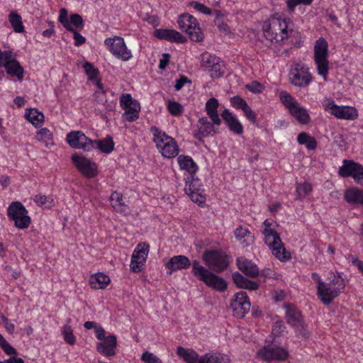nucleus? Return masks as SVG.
<instances>
[{
  "label": "nucleus",
  "instance_id": "f257e3e1",
  "mask_svg": "<svg viewBox=\"0 0 363 363\" xmlns=\"http://www.w3.org/2000/svg\"><path fill=\"white\" fill-rule=\"evenodd\" d=\"M69 145L75 149L84 151L99 150L101 152L108 154L113 150V141L111 136H106L104 140H91L82 131H72L67 135Z\"/></svg>",
  "mask_w": 363,
  "mask_h": 363
},
{
  "label": "nucleus",
  "instance_id": "f03ea898",
  "mask_svg": "<svg viewBox=\"0 0 363 363\" xmlns=\"http://www.w3.org/2000/svg\"><path fill=\"white\" fill-rule=\"evenodd\" d=\"M191 274L208 287L217 291L223 292L228 289V282L223 277L201 265L198 260L192 262Z\"/></svg>",
  "mask_w": 363,
  "mask_h": 363
},
{
  "label": "nucleus",
  "instance_id": "7ed1b4c3",
  "mask_svg": "<svg viewBox=\"0 0 363 363\" xmlns=\"http://www.w3.org/2000/svg\"><path fill=\"white\" fill-rule=\"evenodd\" d=\"M177 354L186 363H230V362L228 355L220 352H208L199 357L194 350L185 349L181 346L177 347Z\"/></svg>",
  "mask_w": 363,
  "mask_h": 363
},
{
  "label": "nucleus",
  "instance_id": "20e7f679",
  "mask_svg": "<svg viewBox=\"0 0 363 363\" xmlns=\"http://www.w3.org/2000/svg\"><path fill=\"white\" fill-rule=\"evenodd\" d=\"M256 357L258 359L270 363L272 362H284L289 357V351L275 343V339H267L265 345L259 349Z\"/></svg>",
  "mask_w": 363,
  "mask_h": 363
},
{
  "label": "nucleus",
  "instance_id": "39448f33",
  "mask_svg": "<svg viewBox=\"0 0 363 363\" xmlns=\"http://www.w3.org/2000/svg\"><path fill=\"white\" fill-rule=\"evenodd\" d=\"M265 38L272 43H279L288 38L286 20L280 18H272L263 25Z\"/></svg>",
  "mask_w": 363,
  "mask_h": 363
},
{
  "label": "nucleus",
  "instance_id": "423d86ee",
  "mask_svg": "<svg viewBox=\"0 0 363 363\" xmlns=\"http://www.w3.org/2000/svg\"><path fill=\"white\" fill-rule=\"evenodd\" d=\"M86 330L94 329L96 337L100 340L96 344V350L100 354L111 357L113 355V335L105 336V330L97 323L94 321H86L84 324Z\"/></svg>",
  "mask_w": 363,
  "mask_h": 363
},
{
  "label": "nucleus",
  "instance_id": "0eeeda50",
  "mask_svg": "<svg viewBox=\"0 0 363 363\" xmlns=\"http://www.w3.org/2000/svg\"><path fill=\"white\" fill-rule=\"evenodd\" d=\"M151 130L153 133L154 142L162 156L167 158H173L178 155L179 147L174 139L155 127L152 128Z\"/></svg>",
  "mask_w": 363,
  "mask_h": 363
},
{
  "label": "nucleus",
  "instance_id": "6e6552de",
  "mask_svg": "<svg viewBox=\"0 0 363 363\" xmlns=\"http://www.w3.org/2000/svg\"><path fill=\"white\" fill-rule=\"evenodd\" d=\"M202 259L208 269L216 273L225 270L230 262V257L225 251H205Z\"/></svg>",
  "mask_w": 363,
  "mask_h": 363
},
{
  "label": "nucleus",
  "instance_id": "1a4fd4ad",
  "mask_svg": "<svg viewBox=\"0 0 363 363\" xmlns=\"http://www.w3.org/2000/svg\"><path fill=\"white\" fill-rule=\"evenodd\" d=\"M328 55V43L323 38H320L315 42L314 46V60L317 65L318 74L322 76L325 81L327 79L329 69Z\"/></svg>",
  "mask_w": 363,
  "mask_h": 363
},
{
  "label": "nucleus",
  "instance_id": "9d476101",
  "mask_svg": "<svg viewBox=\"0 0 363 363\" xmlns=\"http://www.w3.org/2000/svg\"><path fill=\"white\" fill-rule=\"evenodd\" d=\"M28 211L19 201L12 202L7 208V216L18 229H26L29 227L31 219Z\"/></svg>",
  "mask_w": 363,
  "mask_h": 363
},
{
  "label": "nucleus",
  "instance_id": "9b49d317",
  "mask_svg": "<svg viewBox=\"0 0 363 363\" xmlns=\"http://www.w3.org/2000/svg\"><path fill=\"white\" fill-rule=\"evenodd\" d=\"M177 23L179 28L188 33L191 40L195 42L203 40V35L195 17L189 13H184L179 16Z\"/></svg>",
  "mask_w": 363,
  "mask_h": 363
},
{
  "label": "nucleus",
  "instance_id": "f8f14e48",
  "mask_svg": "<svg viewBox=\"0 0 363 363\" xmlns=\"http://www.w3.org/2000/svg\"><path fill=\"white\" fill-rule=\"evenodd\" d=\"M0 66L5 67L6 72L11 77H16L21 82L24 76V69L16 60V55L10 50H0Z\"/></svg>",
  "mask_w": 363,
  "mask_h": 363
},
{
  "label": "nucleus",
  "instance_id": "ddd939ff",
  "mask_svg": "<svg viewBox=\"0 0 363 363\" xmlns=\"http://www.w3.org/2000/svg\"><path fill=\"white\" fill-rule=\"evenodd\" d=\"M120 105L125 112L123 118L125 121L133 122L139 118L140 103L133 99L130 94H123L120 97Z\"/></svg>",
  "mask_w": 363,
  "mask_h": 363
},
{
  "label": "nucleus",
  "instance_id": "4468645a",
  "mask_svg": "<svg viewBox=\"0 0 363 363\" xmlns=\"http://www.w3.org/2000/svg\"><path fill=\"white\" fill-rule=\"evenodd\" d=\"M338 174L342 177H351L357 184H363V166L353 160H344Z\"/></svg>",
  "mask_w": 363,
  "mask_h": 363
},
{
  "label": "nucleus",
  "instance_id": "2eb2a0df",
  "mask_svg": "<svg viewBox=\"0 0 363 363\" xmlns=\"http://www.w3.org/2000/svg\"><path fill=\"white\" fill-rule=\"evenodd\" d=\"M185 186L186 194L189 195L191 200L201 205L205 202V196L203 195V185L200 179L194 178V176L187 178Z\"/></svg>",
  "mask_w": 363,
  "mask_h": 363
},
{
  "label": "nucleus",
  "instance_id": "dca6fc26",
  "mask_svg": "<svg viewBox=\"0 0 363 363\" xmlns=\"http://www.w3.org/2000/svg\"><path fill=\"white\" fill-rule=\"evenodd\" d=\"M72 160L77 169L86 177L94 178L98 174L97 165L91 160L74 154Z\"/></svg>",
  "mask_w": 363,
  "mask_h": 363
},
{
  "label": "nucleus",
  "instance_id": "f3484780",
  "mask_svg": "<svg viewBox=\"0 0 363 363\" xmlns=\"http://www.w3.org/2000/svg\"><path fill=\"white\" fill-rule=\"evenodd\" d=\"M236 265L238 269L247 277L255 278L259 275L258 266L252 260L245 257H238Z\"/></svg>",
  "mask_w": 363,
  "mask_h": 363
},
{
  "label": "nucleus",
  "instance_id": "a211bd4d",
  "mask_svg": "<svg viewBox=\"0 0 363 363\" xmlns=\"http://www.w3.org/2000/svg\"><path fill=\"white\" fill-rule=\"evenodd\" d=\"M58 21L66 30L73 33L75 46H80L86 42V38L76 30H74V28L70 26V23L68 22V11L66 9L62 8L60 10Z\"/></svg>",
  "mask_w": 363,
  "mask_h": 363
},
{
  "label": "nucleus",
  "instance_id": "6ab92c4d",
  "mask_svg": "<svg viewBox=\"0 0 363 363\" xmlns=\"http://www.w3.org/2000/svg\"><path fill=\"white\" fill-rule=\"evenodd\" d=\"M154 33L155 36L160 40L177 43H183L186 41V38L175 30L159 28L156 29Z\"/></svg>",
  "mask_w": 363,
  "mask_h": 363
},
{
  "label": "nucleus",
  "instance_id": "aec40b11",
  "mask_svg": "<svg viewBox=\"0 0 363 363\" xmlns=\"http://www.w3.org/2000/svg\"><path fill=\"white\" fill-rule=\"evenodd\" d=\"M330 113L337 118L354 120L357 118V110L349 106H339L334 103H330Z\"/></svg>",
  "mask_w": 363,
  "mask_h": 363
},
{
  "label": "nucleus",
  "instance_id": "412c9836",
  "mask_svg": "<svg viewBox=\"0 0 363 363\" xmlns=\"http://www.w3.org/2000/svg\"><path fill=\"white\" fill-rule=\"evenodd\" d=\"M290 79L293 84L296 86L308 85L311 81V76L308 71L303 67L294 69L290 72Z\"/></svg>",
  "mask_w": 363,
  "mask_h": 363
},
{
  "label": "nucleus",
  "instance_id": "4be33fe9",
  "mask_svg": "<svg viewBox=\"0 0 363 363\" xmlns=\"http://www.w3.org/2000/svg\"><path fill=\"white\" fill-rule=\"evenodd\" d=\"M317 289L318 296L325 305L330 303L341 292V289L337 288V286H331V284L325 282L324 287H317Z\"/></svg>",
  "mask_w": 363,
  "mask_h": 363
},
{
  "label": "nucleus",
  "instance_id": "5701e85b",
  "mask_svg": "<svg viewBox=\"0 0 363 363\" xmlns=\"http://www.w3.org/2000/svg\"><path fill=\"white\" fill-rule=\"evenodd\" d=\"M220 116L230 131L237 135H240L243 133L242 125L229 109L225 108L220 113Z\"/></svg>",
  "mask_w": 363,
  "mask_h": 363
},
{
  "label": "nucleus",
  "instance_id": "b1692460",
  "mask_svg": "<svg viewBox=\"0 0 363 363\" xmlns=\"http://www.w3.org/2000/svg\"><path fill=\"white\" fill-rule=\"evenodd\" d=\"M232 280L239 289L255 291L259 287V284L257 281L249 279L247 277L243 276L239 272H235L232 274Z\"/></svg>",
  "mask_w": 363,
  "mask_h": 363
},
{
  "label": "nucleus",
  "instance_id": "393cba45",
  "mask_svg": "<svg viewBox=\"0 0 363 363\" xmlns=\"http://www.w3.org/2000/svg\"><path fill=\"white\" fill-rule=\"evenodd\" d=\"M264 241L270 250H285L278 233L273 229L264 228L262 231Z\"/></svg>",
  "mask_w": 363,
  "mask_h": 363
},
{
  "label": "nucleus",
  "instance_id": "a878e982",
  "mask_svg": "<svg viewBox=\"0 0 363 363\" xmlns=\"http://www.w3.org/2000/svg\"><path fill=\"white\" fill-rule=\"evenodd\" d=\"M234 235L237 242L242 248L247 247L254 242L255 237L247 228L242 226L237 228Z\"/></svg>",
  "mask_w": 363,
  "mask_h": 363
},
{
  "label": "nucleus",
  "instance_id": "bb28decb",
  "mask_svg": "<svg viewBox=\"0 0 363 363\" xmlns=\"http://www.w3.org/2000/svg\"><path fill=\"white\" fill-rule=\"evenodd\" d=\"M148 251H133L130 264V270L138 273L143 270Z\"/></svg>",
  "mask_w": 363,
  "mask_h": 363
},
{
  "label": "nucleus",
  "instance_id": "cd10ccee",
  "mask_svg": "<svg viewBox=\"0 0 363 363\" xmlns=\"http://www.w3.org/2000/svg\"><path fill=\"white\" fill-rule=\"evenodd\" d=\"M286 322L292 328L299 325L303 321V316L300 311L296 307L290 303L285 304Z\"/></svg>",
  "mask_w": 363,
  "mask_h": 363
},
{
  "label": "nucleus",
  "instance_id": "c85d7f7f",
  "mask_svg": "<svg viewBox=\"0 0 363 363\" xmlns=\"http://www.w3.org/2000/svg\"><path fill=\"white\" fill-rule=\"evenodd\" d=\"M115 57L122 61H128L132 57V53L125 43L124 39L115 35Z\"/></svg>",
  "mask_w": 363,
  "mask_h": 363
},
{
  "label": "nucleus",
  "instance_id": "c756f323",
  "mask_svg": "<svg viewBox=\"0 0 363 363\" xmlns=\"http://www.w3.org/2000/svg\"><path fill=\"white\" fill-rule=\"evenodd\" d=\"M192 266L190 259L184 255H177L172 257L166 264V267L171 271L187 269ZM172 273V272H170Z\"/></svg>",
  "mask_w": 363,
  "mask_h": 363
},
{
  "label": "nucleus",
  "instance_id": "7c9ffc66",
  "mask_svg": "<svg viewBox=\"0 0 363 363\" xmlns=\"http://www.w3.org/2000/svg\"><path fill=\"white\" fill-rule=\"evenodd\" d=\"M218 105V101L216 98H211L206 103V113L211 121H213V123L216 125L221 124V119L219 118L217 111Z\"/></svg>",
  "mask_w": 363,
  "mask_h": 363
},
{
  "label": "nucleus",
  "instance_id": "2f4dec72",
  "mask_svg": "<svg viewBox=\"0 0 363 363\" xmlns=\"http://www.w3.org/2000/svg\"><path fill=\"white\" fill-rule=\"evenodd\" d=\"M344 198L350 204H359L363 206V189L350 188L345 191Z\"/></svg>",
  "mask_w": 363,
  "mask_h": 363
},
{
  "label": "nucleus",
  "instance_id": "473e14b6",
  "mask_svg": "<svg viewBox=\"0 0 363 363\" xmlns=\"http://www.w3.org/2000/svg\"><path fill=\"white\" fill-rule=\"evenodd\" d=\"M110 278L103 273L92 274L89 279V284L95 289H104L110 283Z\"/></svg>",
  "mask_w": 363,
  "mask_h": 363
},
{
  "label": "nucleus",
  "instance_id": "72a5a7b5",
  "mask_svg": "<svg viewBox=\"0 0 363 363\" xmlns=\"http://www.w3.org/2000/svg\"><path fill=\"white\" fill-rule=\"evenodd\" d=\"M177 161L181 169L186 170L191 175L194 174L198 170L197 164L190 156L181 155L178 157Z\"/></svg>",
  "mask_w": 363,
  "mask_h": 363
},
{
  "label": "nucleus",
  "instance_id": "f704fd0d",
  "mask_svg": "<svg viewBox=\"0 0 363 363\" xmlns=\"http://www.w3.org/2000/svg\"><path fill=\"white\" fill-rule=\"evenodd\" d=\"M289 113L301 123L307 124L310 121V116L307 111L301 107L298 103L289 111Z\"/></svg>",
  "mask_w": 363,
  "mask_h": 363
},
{
  "label": "nucleus",
  "instance_id": "c9c22d12",
  "mask_svg": "<svg viewBox=\"0 0 363 363\" xmlns=\"http://www.w3.org/2000/svg\"><path fill=\"white\" fill-rule=\"evenodd\" d=\"M9 21L16 33H23L25 31L21 16L16 11H12L9 15Z\"/></svg>",
  "mask_w": 363,
  "mask_h": 363
},
{
  "label": "nucleus",
  "instance_id": "e433bc0d",
  "mask_svg": "<svg viewBox=\"0 0 363 363\" xmlns=\"http://www.w3.org/2000/svg\"><path fill=\"white\" fill-rule=\"evenodd\" d=\"M115 201H116V204H115V211L123 215L126 216L130 213V208L128 206V200L125 198H123L122 195H119L117 194V196L115 198Z\"/></svg>",
  "mask_w": 363,
  "mask_h": 363
},
{
  "label": "nucleus",
  "instance_id": "4c0bfd02",
  "mask_svg": "<svg viewBox=\"0 0 363 363\" xmlns=\"http://www.w3.org/2000/svg\"><path fill=\"white\" fill-rule=\"evenodd\" d=\"M26 118L35 126L40 125L44 121V115L36 109H30L26 113Z\"/></svg>",
  "mask_w": 363,
  "mask_h": 363
},
{
  "label": "nucleus",
  "instance_id": "58836bf2",
  "mask_svg": "<svg viewBox=\"0 0 363 363\" xmlns=\"http://www.w3.org/2000/svg\"><path fill=\"white\" fill-rule=\"evenodd\" d=\"M216 62H219V57L215 55H212L208 52L203 53L201 55V65L206 71H208Z\"/></svg>",
  "mask_w": 363,
  "mask_h": 363
},
{
  "label": "nucleus",
  "instance_id": "ea45409f",
  "mask_svg": "<svg viewBox=\"0 0 363 363\" xmlns=\"http://www.w3.org/2000/svg\"><path fill=\"white\" fill-rule=\"evenodd\" d=\"M213 125V121H211L206 125L199 126L198 130L194 133L195 137L201 140L204 137L208 136L211 132L216 133L214 130Z\"/></svg>",
  "mask_w": 363,
  "mask_h": 363
},
{
  "label": "nucleus",
  "instance_id": "a19ab883",
  "mask_svg": "<svg viewBox=\"0 0 363 363\" xmlns=\"http://www.w3.org/2000/svg\"><path fill=\"white\" fill-rule=\"evenodd\" d=\"M243 304L244 303H242V302H239L238 303H236V302H231L230 307L233 308L234 316L242 318L249 312L250 309V303L248 304V307L247 306L246 311L245 308H244V306H242Z\"/></svg>",
  "mask_w": 363,
  "mask_h": 363
},
{
  "label": "nucleus",
  "instance_id": "79ce46f5",
  "mask_svg": "<svg viewBox=\"0 0 363 363\" xmlns=\"http://www.w3.org/2000/svg\"><path fill=\"white\" fill-rule=\"evenodd\" d=\"M208 72L212 78L216 79L220 77L224 73L223 62L219 58V62H215V65H213Z\"/></svg>",
  "mask_w": 363,
  "mask_h": 363
},
{
  "label": "nucleus",
  "instance_id": "37998d69",
  "mask_svg": "<svg viewBox=\"0 0 363 363\" xmlns=\"http://www.w3.org/2000/svg\"><path fill=\"white\" fill-rule=\"evenodd\" d=\"M62 333L64 336L65 341L71 345H73L76 342V338L73 334L72 329L69 325H65L62 329Z\"/></svg>",
  "mask_w": 363,
  "mask_h": 363
},
{
  "label": "nucleus",
  "instance_id": "c03bdc74",
  "mask_svg": "<svg viewBox=\"0 0 363 363\" xmlns=\"http://www.w3.org/2000/svg\"><path fill=\"white\" fill-rule=\"evenodd\" d=\"M280 99L289 111L298 103L297 101L286 91H281L280 93Z\"/></svg>",
  "mask_w": 363,
  "mask_h": 363
},
{
  "label": "nucleus",
  "instance_id": "a18cd8bd",
  "mask_svg": "<svg viewBox=\"0 0 363 363\" xmlns=\"http://www.w3.org/2000/svg\"><path fill=\"white\" fill-rule=\"evenodd\" d=\"M231 302H236V303H238L239 302H242V303H244L242 306H244V308L245 310L247 309V306L248 307V304L250 303L249 297L245 291H240L238 293H236L234 295L233 298L232 299Z\"/></svg>",
  "mask_w": 363,
  "mask_h": 363
},
{
  "label": "nucleus",
  "instance_id": "49530a36",
  "mask_svg": "<svg viewBox=\"0 0 363 363\" xmlns=\"http://www.w3.org/2000/svg\"><path fill=\"white\" fill-rule=\"evenodd\" d=\"M68 22L73 28L75 27L77 29H82L84 28V21L82 17L77 13L70 15L69 20Z\"/></svg>",
  "mask_w": 363,
  "mask_h": 363
},
{
  "label": "nucleus",
  "instance_id": "de8ad7c7",
  "mask_svg": "<svg viewBox=\"0 0 363 363\" xmlns=\"http://www.w3.org/2000/svg\"><path fill=\"white\" fill-rule=\"evenodd\" d=\"M286 327L282 320L276 321L272 325V331L271 336L272 338H275L276 337H279L281 333L284 331Z\"/></svg>",
  "mask_w": 363,
  "mask_h": 363
},
{
  "label": "nucleus",
  "instance_id": "09e8293b",
  "mask_svg": "<svg viewBox=\"0 0 363 363\" xmlns=\"http://www.w3.org/2000/svg\"><path fill=\"white\" fill-rule=\"evenodd\" d=\"M83 67L89 79H94L98 76L99 70L91 63L86 62Z\"/></svg>",
  "mask_w": 363,
  "mask_h": 363
},
{
  "label": "nucleus",
  "instance_id": "8fccbe9b",
  "mask_svg": "<svg viewBox=\"0 0 363 363\" xmlns=\"http://www.w3.org/2000/svg\"><path fill=\"white\" fill-rule=\"evenodd\" d=\"M167 108L172 116H177L182 112L183 106L177 101H169Z\"/></svg>",
  "mask_w": 363,
  "mask_h": 363
},
{
  "label": "nucleus",
  "instance_id": "3c124183",
  "mask_svg": "<svg viewBox=\"0 0 363 363\" xmlns=\"http://www.w3.org/2000/svg\"><path fill=\"white\" fill-rule=\"evenodd\" d=\"M141 359L145 363H162L160 358L148 351L143 353Z\"/></svg>",
  "mask_w": 363,
  "mask_h": 363
},
{
  "label": "nucleus",
  "instance_id": "603ef678",
  "mask_svg": "<svg viewBox=\"0 0 363 363\" xmlns=\"http://www.w3.org/2000/svg\"><path fill=\"white\" fill-rule=\"evenodd\" d=\"M293 328L295 329L296 333L298 334V335H300L302 337L306 338V339L310 337L311 334H310L309 331L308 330L304 321L301 323L299 324V325H296Z\"/></svg>",
  "mask_w": 363,
  "mask_h": 363
},
{
  "label": "nucleus",
  "instance_id": "864d4df0",
  "mask_svg": "<svg viewBox=\"0 0 363 363\" xmlns=\"http://www.w3.org/2000/svg\"><path fill=\"white\" fill-rule=\"evenodd\" d=\"M0 347L4 350V352L8 355H16L17 354V350L12 347L5 338L1 340L0 342Z\"/></svg>",
  "mask_w": 363,
  "mask_h": 363
},
{
  "label": "nucleus",
  "instance_id": "5fc2aeb1",
  "mask_svg": "<svg viewBox=\"0 0 363 363\" xmlns=\"http://www.w3.org/2000/svg\"><path fill=\"white\" fill-rule=\"evenodd\" d=\"M313 0H287L286 5L290 11H294L296 6L300 4L310 5Z\"/></svg>",
  "mask_w": 363,
  "mask_h": 363
},
{
  "label": "nucleus",
  "instance_id": "6e6d98bb",
  "mask_svg": "<svg viewBox=\"0 0 363 363\" xmlns=\"http://www.w3.org/2000/svg\"><path fill=\"white\" fill-rule=\"evenodd\" d=\"M190 6H192L194 9L204 14L209 15L212 12L211 9L197 1H193L190 2Z\"/></svg>",
  "mask_w": 363,
  "mask_h": 363
},
{
  "label": "nucleus",
  "instance_id": "4d7b16f0",
  "mask_svg": "<svg viewBox=\"0 0 363 363\" xmlns=\"http://www.w3.org/2000/svg\"><path fill=\"white\" fill-rule=\"evenodd\" d=\"M231 105L238 109H242L247 104L240 96H235L230 99Z\"/></svg>",
  "mask_w": 363,
  "mask_h": 363
},
{
  "label": "nucleus",
  "instance_id": "13d9d810",
  "mask_svg": "<svg viewBox=\"0 0 363 363\" xmlns=\"http://www.w3.org/2000/svg\"><path fill=\"white\" fill-rule=\"evenodd\" d=\"M36 137H37L38 140L47 141V140H50L52 139V133L50 132V130H48V128H45L40 129L38 132Z\"/></svg>",
  "mask_w": 363,
  "mask_h": 363
},
{
  "label": "nucleus",
  "instance_id": "bf43d9fd",
  "mask_svg": "<svg viewBox=\"0 0 363 363\" xmlns=\"http://www.w3.org/2000/svg\"><path fill=\"white\" fill-rule=\"evenodd\" d=\"M273 255L281 262H286L291 258V251H272Z\"/></svg>",
  "mask_w": 363,
  "mask_h": 363
},
{
  "label": "nucleus",
  "instance_id": "052dcab7",
  "mask_svg": "<svg viewBox=\"0 0 363 363\" xmlns=\"http://www.w3.org/2000/svg\"><path fill=\"white\" fill-rule=\"evenodd\" d=\"M245 88L255 94L261 93L263 89L262 85L257 81H253L250 84H246Z\"/></svg>",
  "mask_w": 363,
  "mask_h": 363
},
{
  "label": "nucleus",
  "instance_id": "680f3d73",
  "mask_svg": "<svg viewBox=\"0 0 363 363\" xmlns=\"http://www.w3.org/2000/svg\"><path fill=\"white\" fill-rule=\"evenodd\" d=\"M311 190V186L308 183L299 184L296 187V191L299 196H306L309 194Z\"/></svg>",
  "mask_w": 363,
  "mask_h": 363
},
{
  "label": "nucleus",
  "instance_id": "e2e57ef3",
  "mask_svg": "<svg viewBox=\"0 0 363 363\" xmlns=\"http://www.w3.org/2000/svg\"><path fill=\"white\" fill-rule=\"evenodd\" d=\"M245 116L252 123L256 122L257 115L254 111L247 104L245 108L242 109Z\"/></svg>",
  "mask_w": 363,
  "mask_h": 363
},
{
  "label": "nucleus",
  "instance_id": "0e129e2a",
  "mask_svg": "<svg viewBox=\"0 0 363 363\" xmlns=\"http://www.w3.org/2000/svg\"><path fill=\"white\" fill-rule=\"evenodd\" d=\"M328 284L337 286V288L342 290L345 288V283L343 279L338 275L337 277L333 275V278L330 281Z\"/></svg>",
  "mask_w": 363,
  "mask_h": 363
},
{
  "label": "nucleus",
  "instance_id": "69168bd1",
  "mask_svg": "<svg viewBox=\"0 0 363 363\" xmlns=\"http://www.w3.org/2000/svg\"><path fill=\"white\" fill-rule=\"evenodd\" d=\"M33 200L38 205H44V204H46L48 203H50L52 201L50 197L42 195V194L35 195V196Z\"/></svg>",
  "mask_w": 363,
  "mask_h": 363
},
{
  "label": "nucleus",
  "instance_id": "338daca9",
  "mask_svg": "<svg viewBox=\"0 0 363 363\" xmlns=\"http://www.w3.org/2000/svg\"><path fill=\"white\" fill-rule=\"evenodd\" d=\"M185 83H191V81L186 77L181 75L179 79L176 80L175 89L177 91L181 90Z\"/></svg>",
  "mask_w": 363,
  "mask_h": 363
},
{
  "label": "nucleus",
  "instance_id": "774afa93",
  "mask_svg": "<svg viewBox=\"0 0 363 363\" xmlns=\"http://www.w3.org/2000/svg\"><path fill=\"white\" fill-rule=\"evenodd\" d=\"M310 137L311 136L308 133H306L305 132H301L298 135V137H297L298 143L300 145H305L307 143V141L308 140Z\"/></svg>",
  "mask_w": 363,
  "mask_h": 363
}]
</instances>
